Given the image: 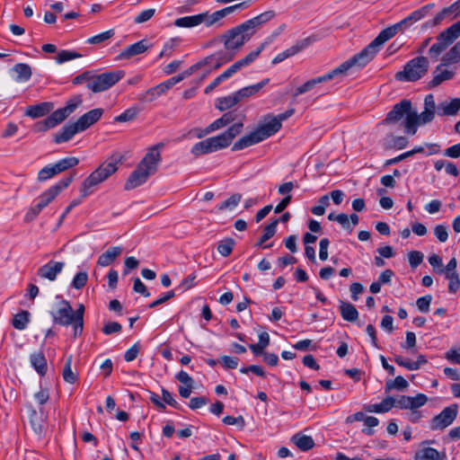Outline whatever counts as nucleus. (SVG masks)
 Listing matches in <instances>:
<instances>
[{
	"label": "nucleus",
	"instance_id": "1",
	"mask_svg": "<svg viewBox=\"0 0 460 460\" xmlns=\"http://www.w3.org/2000/svg\"><path fill=\"white\" fill-rule=\"evenodd\" d=\"M434 4H428L420 9L415 10L399 22L382 30L367 47H365L359 53L356 54L358 59L360 62V67H363L368 64L376 57L382 46L386 41L394 37L397 33H402L414 22L426 17L431 9L434 8Z\"/></svg>",
	"mask_w": 460,
	"mask_h": 460
},
{
	"label": "nucleus",
	"instance_id": "2",
	"mask_svg": "<svg viewBox=\"0 0 460 460\" xmlns=\"http://www.w3.org/2000/svg\"><path fill=\"white\" fill-rule=\"evenodd\" d=\"M295 113V109H288L277 117H270L268 122L259 125L256 129L242 137L232 146V151H238L258 144L276 134L281 128V121L288 119Z\"/></svg>",
	"mask_w": 460,
	"mask_h": 460
},
{
	"label": "nucleus",
	"instance_id": "3",
	"mask_svg": "<svg viewBox=\"0 0 460 460\" xmlns=\"http://www.w3.org/2000/svg\"><path fill=\"white\" fill-rule=\"evenodd\" d=\"M163 144H157L151 147L139 162L137 168L130 173L125 182L126 190H134L144 184L149 176L155 173L161 162L160 148Z\"/></svg>",
	"mask_w": 460,
	"mask_h": 460
},
{
	"label": "nucleus",
	"instance_id": "4",
	"mask_svg": "<svg viewBox=\"0 0 460 460\" xmlns=\"http://www.w3.org/2000/svg\"><path fill=\"white\" fill-rule=\"evenodd\" d=\"M243 128V122L234 123L222 134L196 143L190 152L195 156H200L224 149L229 146L233 140L242 133Z\"/></svg>",
	"mask_w": 460,
	"mask_h": 460
},
{
	"label": "nucleus",
	"instance_id": "5",
	"mask_svg": "<svg viewBox=\"0 0 460 460\" xmlns=\"http://www.w3.org/2000/svg\"><path fill=\"white\" fill-rule=\"evenodd\" d=\"M125 156L119 152L113 153L100 166L94 170L82 183L80 188L81 197L86 198L92 191L91 188L103 182L111 175L116 172L119 165L123 163Z\"/></svg>",
	"mask_w": 460,
	"mask_h": 460
},
{
	"label": "nucleus",
	"instance_id": "6",
	"mask_svg": "<svg viewBox=\"0 0 460 460\" xmlns=\"http://www.w3.org/2000/svg\"><path fill=\"white\" fill-rule=\"evenodd\" d=\"M354 66H358L360 67V62L358 59L357 56L354 55L349 59L341 63L339 66L334 69L329 71L328 73L307 80L303 84L298 86L293 93V97L296 98L298 95L304 94L309 91H311L314 87H315L319 84H323L337 77H343L347 75V72Z\"/></svg>",
	"mask_w": 460,
	"mask_h": 460
},
{
	"label": "nucleus",
	"instance_id": "7",
	"mask_svg": "<svg viewBox=\"0 0 460 460\" xmlns=\"http://www.w3.org/2000/svg\"><path fill=\"white\" fill-rule=\"evenodd\" d=\"M252 34L246 27L241 23L230 30H227L220 37V42L224 44L225 49L221 50L224 55L230 57L231 61L243 46L250 40Z\"/></svg>",
	"mask_w": 460,
	"mask_h": 460
},
{
	"label": "nucleus",
	"instance_id": "8",
	"mask_svg": "<svg viewBox=\"0 0 460 460\" xmlns=\"http://www.w3.org/2000/svg\"><path fill=\"white\" fill-rule=\"evenodd\" d=\"M75 172L70 175L63 178L55 185L51 186L49 189L45 190L40 196V201L35 206L31 207L24 217V221L29 223L33 221L37 216L40 213V211L46 208L50 202H52L56 197L66 188H67L74 180Z\"/></svg>",
	"mask_w": 460,
	"mask_h": 460
},
{
	"label": "nucleus",
	"instance_id": "9",
	"mask_svg": "<svg viewBox=\"0 0 460 460\" xmlns=\"http://www.w3.org/2000/svg\"><path fill=\"white\" fill-rule=\"evenodd\" d=\"M429 66V59L426 57L420 56L408 61L403 70L397 72L394 77L401 82H415L428 73Z\"/></svg>",
	"mask_w": 460,
	"mask_h": 460
},
{
	"label": "nucleus",
	"instance_id": "10",
	"mask_svg": "<svg viewBox=\"0 0 460 460\" xmlns=\"http://www.w3.org/2000/svg\"><path fill=\"white\" fill-rule=\"evenodd\" d=\"M458 37H460V21L452 24L437 36L438 42L429 49V55L437 60L441 53L447 49Z\"/></svg>",
	"mask_w": 460,
	"mask_h": 460
},
{
	"label": "nucleus",
	"instance_id": "11",
	"mask_svg": "<svg viewBox=\"0 0 460 460\" xmlns=\"http://www.w3.org/2000/svg\"><path fill=\"white\" fill-rule=\"evenodd\" d=\"M124 76V71L115 70L102 73L99 75L93 74V78L87 88L93 93H101L106 91L117 84Z\"/></svg>",
	"mask_w": 460,
	"mask_h": 460
},
{
	"label": "nucleus",
	"instance_id": "12",
	"mask_svg": "<svg viewBox=\"0 0 460 460\" xmlns=\"http://www.w3.org/2000/svg\"><path fill=\"white\" fill-rule=\"evenodd\" d=\"M412 104L410 100L403 99L400 102L394 104L392 110L386 114L385 119L381 121L383 125H394L401 122L403 119L402 125L406 131V123L409 114H411Z\"/></svg>",
	"mask_w": 460,
	"mask_h": 460
},
{
	"label": "nucleus",
	"instance_id": "13",
	"mask_svg": "<svg viewBox=\"0 0 460 460\" xmlns=\"http://www.w3.org/2000/svg\"><path fill=\"white\" fill-rule=\"evenodd\" d=\"M53 323L61 326L73 325V335L75 336V319L74 317V310L67 300H61L58 308L55 312H51Z\"/></svg>",
	"mask_w": 460,
	"mask_h": 460
},
{
	"label": "nucleus",
	"instance_id": "14",
	"mask_svg": "<svg viewBox=\"0 0 460 460\" xmlns=\"http://www.w3.org/2000/svg\"><path fill=\"white\" fill-rule=\"evenodd\" d=\"M458 413V406L456 403L451 404L443 409V411L433 417L430 420L431 430H443L450 426L456 420Z\"/></svg>",
	"mask_w": 460,
	"mask_h": 460
},
{
	"label": "nucleus",
	"instance_id": "15",
	"mask_svg": "<svg viewBox=\"0 0 460 460\" xmlns=\"http://www.w3.org/2000/svg\"><path fill=\"white\" fill-rule=\"evenodd\" d=\"M436 112L424 108V111L418 114L415 109H411V114H409L406 123V133L415 135L419 126L430 123L435 118Z\"/></svg>",
	"mask_w": 460,
	"mask_h": 460
},
{
	"label": "nucleus",
	"instance_id": "16",
	"mask_svg": "<svg viewBox=\"0 0 460 460\" xmlns=\"http://www.w3.org/2000/svg\"><path fill=\"white\" fill-rule=\"evenodd\" d=\"M284 28H285V24L281 25L279 28V31L274 32L271 35V38H269L267 40L262 42L257 49L250 52L243 58H241V59L235 61L233 65H231V66L234 70V72L236 73L239 70H241L243 67L247 66L251 63H252L257 58V57L261 54V52L265 49V47L272 40V39L277 37L284 30Z\"/></svg>",
	"mask_w": 460,
	"mask_h": 460
},
{
	"label": "nucleus",
	"instance_id": "17",
	"mask_svg": "<svg viewBox=\"0 0 460 460\" xmlns=\"http://www.w3.org/2000/svg\"><path fill=\"white\" fill-rule=\"evenodd\" d=\"M68 115L64 111L62 108L58 109L49 115L45 119L37 122L34 125V130L36 132H44L49 128H55L61 122H63Z\"/></svg>",
	"mask_w": 460,
	"mask_h": 460
},
{
	"label": "nucleus",
	"instance_id": "18",
	"mask_svg": "<svg viewBox=\"0 0 460 460\" xmlns=\"http://www.w3.org/2000/svg\"><path fill=\"white\" fill-rule=\"evenodd\" d=\"M65 262L49 261L48 263L40 267L37 270V275L41 279H46L49 281H55L58 275L63 270Z\"/></svg>",
	"mask_w": 460,
	"mask_h": 460
},
{
	"label": "nucleus",
	"instance_id": "19",
	"mask_svg": "<svg viewBox=\"0 0 460 460\" xmlns=\"http://www.w3.org/2000/svg\"><path fill=\"white\" fill-rule=\"evenodd\" d=\"M314 41V37H307L304 40H301L297 41L295 45L291 46L290 48L287 49L285 51L278 54L272 60L273 64H278L285 60L286 58L295 56L296 54L299 53L300 51L306 49L308 46H310Z\"/></svg>",
	"mask_w": 460,
	"mask_h": 460
},
{
	"label": "nucleus",
	"instance_id": "20",
	"mask_svg": "<svg viewBox=\"0 0 460 460\" xmlns=\"http://www.w3.org/2000/svg\"><path fill=\"white\" fill-rule=\"evenodd\" d=\"M275 15L276 13L273 10L266 11L252 19L247 20L246 22H243V24L246 27L250 33L253 35L259 28L272 20Z\"/></svg>",
	"mask_w": 460,
	"mask_h": 460
},
{
	"label": "nucleus",
	"instance_id": "21",
	"mask_svg": "<svg viewBox=\"0 0 460 460\" xmlns=\"http://www.w3.org/2000/svg\"><path fill=\"white\" fill-rule=\"evenodd\" d=\"M102 114L103 110L102 108L93 109L82 115L75 122L82 132L96 123L102 118Z\"/></svg>",
	"mask_w": 460,
	"mask_h": 460
},
{
	"label": "nucleus",
	"instance_id": "22",
	"mask_svg": "<svg viewBox=\"0 0 460 460\" xmlns=\"http://www.w3.org/2000/svg\"><path fill=\"white\" fill-rule=\"evenodd\" d=\"M229 58L230 57L224 55L223 52L220 50L204 58L196 64L199 65V69L205 66H211L213 69H217L221 66L228 63Z\"/></svg>",
	"mask_w": 460,
	"mask_h": 460
},
{
	"label": "nucleus",
	"instance_id": "23",
	"mask_svg": "<svg viewBox=\"0 0 460 460\" xmlns=\"http://www.w3.org/2000/svg\"><path fill=\"white\" fill-rule=\"evenodd\" d=\"M447 65H442V62L436 67L433 72V78L428 84V88L432 89L447 80H450L454 77L455 72L447 69H442L443 66Z\"/></svg>",
	"mask_w": 460,
	"mask_h": 460
},
{
	"label": "nucleus",
	"instance_id": "24",
	"mask_svg": "<svg viewBox=\"0 0 460 460\" xmlns=\"http://www.w3.org/2000/svg\"><path fill=\"white\" fill-rule=\"evenodd\" d=\"M54 108L53 102H44L36 105L28 106L25 115L32 119H37L49 114Z\"/></svg>",
	"mask_w": 460,
	"mask_h": 460
},
{
	"label": "nucleus",
	"instance_id": "25",
	"mask_svg": "<svg viewBox=\"0 0 460 460\" xmlns=\"http://www.w3.org/2000/svg\"><path fill=\"white\" fill-rule=\"evenodd\" d=\"M393 360L400 367L408 370H418L421 366L425 365L428 360L424 355L420 354L416 361H411L401 355H395Z\"/></svg>",
	"mask_w": 460,
	"mask_h": 460
},
{
	"label": "nucleus",
	"instance_id": "26",
	"mask_svg": "<svg viewBox=\"0 0 460 460\" xmlns=\"http://www.w3.org/2000/svg\"><path fill=\"white\" fill-rule=\"evenodd\" d=\"M78 132L81 130L76 122L66 124L55 135L54 141L57 144L67 142Z\"/></svg>",
	"mask_w": 460,
	"mask_h": 460
},
{
	"label": "nucleus",
	"instance_id": "27",
	"mask_svg": "<svg viewBox=\"0 0 460 460\" xmlns=\"http://www.w3.org/2000/svg\"><path fill=\"white\" fill-rule=\"evenodd\" d=\"M148 49V45L146 40H139L134 44H131L125 48L120 55L119 58L122 59H128L134 56L142 54L146 52Z\"/></svg>",
	"mask_w": 460,
	"mask_h": 460
},
{
	"label": "nucleus",
	"instance_id": "28",
	"mask_svg": "<svg viewBox=\"0 0 460 460\" xmlns=\"http://www.w3.org/2000/svg\"><path fill=\"white\" fill-rule=\"evenodd\" d=\"M460 110V98H454L450 102H442L438 105L439 116H455Z\"/></svg>",
	"mask_w": 460,
	"mask_h": 460
},
{
	"label": "nucleus",
	"instance_id": "29",
	"mask_svg": "<svg viewBox=\"0 0 460 460\" xmlns=\"http://www.w3.org/2000/svg\"><path fill=\"white\" fill-rule=\"evenodd\" d=\"M270 82L269 78H266L262 81H261L258 84L245 86L236 92H234L236 98L238 99V102H240L242 100L251 97L260 92L268 83Z\"/></svg>",
	"mask_w": 460,
	"mask_h": 460
},
{
	"label": "nucleus",
	"instance_id": "30",
	"mask_svg": "<svg viewBox=\"0 0 460 460\" xmlns=\"http://www.w3.org/2000/svg\"><path fill=\"white\" fill-rule=\"evenodd\" d=\"M122 253V248L119 246L110 247L105 252L102 253L97 261V264L101 267H107Z\"/></svg>",
	"mask_w": 460,
	"mask_h": 460
},
{
	"label": "nucleus",
	"instance_id": "31",
	"mask_svg": "<svg viewBox=\"0 0 460 460\" xmlns=\"http://www.w3.org/2000/svg\"><path fill=\"white\" fill-rule=\"evenodd\" d=\"M339 308L343 320L350 323L358 320V312L354 305L341 300Z\"/></svg>",
	"mask_w": 460,
	"mask_h": 460
},
{
	"label": "nucleus",
	"instance_id": "32",
	"mask_svg": "<svg viewBox=\"0 0 460 460\" xmlns=\"http://www.w3.org/2000/svg\"><path fill=\"white\" fill-rule=\"evenodd\" d=\"M30 361L33 368L40 376H44L47 373V359L42 351L34 352L30 357Z\"/></svg>",
	"mask_w": 460,
	"mask_h": 460
},
{
	"label": "nucleus",
	"instance_id": "33",
	"mask_svg": "<svg viewBox=\"0 0 460 460\" xmlns=\"http://www.w3.org/2000/svg\"><path fill=\"white\" fill-rule=\"evenodd\" d=\"M445 453H439L433 447H424L415 454V460H444Z\"/></svg>",
	"mask_w": 460,
	"mask_h": 460
},
{
	"label": "nucleus",
	"instance_id": "34",
	"mask_svg": "<svg viewBox=\"0 0 460 460\" xmlns=\"http://www.w3.org/2000/svg\"><path fill=\"white\" fill-rule=\"evenodd\" d=\"M204 18L201 13L184 16L174 21V25L180 28H192L203 23Z\"/></svg>",
	"mask_w": 460,
	"mask_h": 460
},
{
	"label": "nucleus",
	"instance_id": "35",
	"mask_svg": "<svg viewBox=\"0 0 460 460\" xmlns=\"http://www.w3.org/2000/svg\"><path fill=\"white\" fill-rule=\"evenodd\" d=\"M394 407V397L387 396L380 403L369 404L365 407L368 412L383 413L389 411Z\"/></svg>",
	"mask_w": 460,
	"mask_h": 460
},
{
	"label": "nucleus",
	"instance_id": "36",
	"mask_svg": "<svg viewBox=\"0 0 460 460\" xmlns=\"http://www.w3.org/2000/svg\"><path fill=\"white\" fill-rule=\"evenodd\" d=\"M291 440L302 451H308L314 447V441L312 437L301 433L295 434Z\"/></svg>",
	"mask_w": 460,
	"mask_h": 460
},
{
	"label": "nucleus",
	"instance_id": "37",
	"mask_svg": "<svg viewBox=\"0 0 460 460\" xmlns=\"http://www.w3.org/2000/svg\"><path fill=\"white\" fill-rule=\"evenodd\" d=\"M13 70L16 73L15 81L17 82H27L31 77V68L28 64L19 63L16 64Z\"/></svg>",
	"mask_w": 460,
	"mask_h": 460
},
{
	"label": "nucleus",
	"instance_id": "38",
	"mask_svg": "<svg viewBox=\"0 0 460 460\" xmlns=\"http://www.w3.org/2000/svg\"><path fill=\"white\" fill-rule=\"evenodd\" d=\"M238 103V99L235 93H232L227 96L220 97L217 99L216 108L221 111L229 110Z\"/></svg>",
	"mask_w": 460,
	"mask_h": 460
},
{
	"label": "nucleus",
	"instance_id": "39",
	"mask_svg": "<svg viewBox=\"0 0 460 460\" xmlns=\"http://www.w3.org/2000/svg\"><path fill=\"white\" fill-rule=\"evenodd\" d=\"M409 386L407 380L402 376H396L394 380H387L385 386V393L392 390L404 391Z\"/></svg>",
	"mask_w": 460,
	"mask_h": 460
},
{
	"label": "nucleus",
	"instance_id": "40",
	"mask_svg": "<svg viewBox=\"0 0 460 460\" xmlns=\"http://www.w3.org/2000/svg\"><path fill=\"white\" fill-rule=\"evenodd\" d=\"M460 60V40L441 58L442 65H451Z\"/></svg>",
	"mask_w": 460,
	"mask_h": 460
},
{
	"label": "nucleus",
	"instance_id": "41",
	"mask_svg": "<svg viewBox=\"0 0 460 460\" xmlns=\"http://www.w3.org/2000/svg\"><path fill=\"white\" fill-rule=\"evenodd\" d=\"M234 120V114L233 111L226 112L220 117L219 119L213 121L211 124H209L212 131H216L219 128H222L228 124L232 123Z\"/></svg>",
	"mask_w": 460,
	"mask_h": 460
},
{
	"label": "nucleus",
	"instance_id": "42",
	"mask_svg": "<svg viewBox=\"0 0 460 460\" xmlns=\"http://www.w3.org/2000/svg\"><path fill=\"white\" fill-rule=\"evenodd\" d=\"M84 306L83 304H79L75 311H74V317L75 319V338L80 336L84 329Z\"/></svg>",
	"mask_w": 460,
	"mask_h": 460
},
{
	"label": "nucleus",
	"instance_id": "43",
	"mask_svg": "<svg viewBox=\"0 0 460 460\" xmlns=\"http://www.w3.org/2000/svg\"><path fill=\"white\" fill-rule=\"evenodd\" d=\"M279 222V219H273L271 223L267 225L263 229V234L261 236L259 242L257 243V246H261L262 243L270 239L277 231V226Z\"/></svg>",
	"mask_w": 460,
	"mask_h": 460
},
{
	"label": "nucleus",
	"instance_id": "44",
	"mask_svg": "<svg viewBox=\"0 0 460 460\" xmlns=\"http://www.w3.org/2000/svg\"><path fill=\"white\" fill-rule=\"evenodd\" d=\"M30 322V313L28 311H22L16 314L12 321L13 326L17 330H24Z\"/></svg>",
	"mask_w": 460,
	"mask_h": 460
},
{
	"label": "nucleus",
	"instance_id": "45",
	"mask_svg": "<svg viewBox=\"0 0 460 460\" xmlns=\"http://www.w3.org/2000/svg\"><path fill=\"white\" fill-rule=\"evenodd\" d=\"M57 174H59V172L56 167V164H48L40 170L37 179L39 181H45Z\"/></svg>",
	"mask_w": 460,
	"mask_h": 460
},
{
	"label": "nucleus",
	"instance_id": "46",
	"mask_svg": "<svg viewBox=\"0 0 460 460\" xmlns=\"http://www.w3.org/2000/svg\"><path fill=\"white\" fill-rule=\"evenodd\" d=\"M56 164V167L58 168L59 173L67 171L68 169H71L75 166H76L79 164V159L74 156L71 157H66L59 161H58Z\"/></svg>",
	"mask_w": 460,
	"mask_h": 460
},
{
	"label": "nucleus",
	"instance_id": "47",
	"mask_svg": "<svg viewBox=\"0 0 460 460\" xmlns=\"http://www.w3.org/2000/svg\"><path fill=\"white\" fill-rule=\"evenodd\" d=\"M408 145V139L405 137L388 136L385 144L386 148L402 149Z\"/></svg>",
	"mask_w": 460,
	"mask_h": 460
},
{
	"label": "nucleus",
	"instance_id": "48",
	"mask_svg": "<svg viewBox=\"0 0 460 460\" xmlns=\"http://www.w3.org/2000/svg\"><path fill=\"white\" fill-rule=\"evenodd\" d=\"M114 35H115L114 29H111L104 32H102L100 34H97L95 36L89 38L86 40V43L93 44V45L102 44V43L109 40L110 39H111Z\"/></svg>",
	"mask_w": 460,
	"mask_h": 460
},
{
	"label": "nucleus",
	"instance_id": "49",
	"mask_svg": "<svg viewBox=\"0 0 460 460\" xmlns=\"http://www.w3.org/2000/svg\"><path fill=\"white\" fill-rule=\"evenodd\" d=\"M71 366H72V356L70 355L66 360V364L64 366L62 376H63L64 380L66 383L75 384V381L77 380V376L72 371Z\"/></svg>",
	"mask_w": 460,
	"mask_h": 460
},
{
	"label": "nucleus",
	"instance_id": "50",
	"mask_svg": "<svg viewBox=\"0 0 460 460\" xmlns=\"http://www.w3.org/2000/svg\"><path fill=\"white\" fill-rule=\"evenodd\" d=\"M234 240L233 238H226L221 241L217 245V252L224 257L229 256L234 246Z\"/></svg>",
	"mask_w": 460,
	"mask_h": 460
},
{
	"label": "nucleus",
	"instance_id": "51",
	"mask_svg": "<svg viewBox=\"0 0 460 460\" xmlns=\"http://www.w3.org/2000/svg\"><path fill=\"white\" fill-rule=\"evenodd\" d=\"M139 112L138 108L131 107L127 109L124 112L115 117L114 121L116 122H128L135 119Z\"/></svg>",
	"mask_w": 460,
	"mask_h": 460
},
{
	"label": "nucleus",
	"instance_id": "52",
	"mask_svg": "<svg viewBox=\"0 0 460 460\" xmlns=\"http://www.w3.org/2000/svg\"><path fill=\"white\" fill-rule=\"evenodd\" d=\"M242 199V195L239 193L233 194L230 198L226 199L224 202L217 206L219 210L233 209L234 208Z\"/></svg>",
	"mask_w": 460,
	"mask_h": 460
},
{
	"label": "nucleus",
	"instance_id": "53",
	"mask_svg": "<svg viewBox=\"0 0 460 460\" xmlns=\"http://www.w3.org/2000/svg\"><path fill=\"white\" fill-rule=\"evenodd\" d=\"M205 25L207 27H210L217 22H219L224 17L222 16L221 13L218 11L214 12L213 13H208V12L201 13Z\"/></svg>",
	"mask_w": 460,
	"mask_h": 460
},
{
	"label": "nucleus",
	"instance_id": "54",
	"mask_svg": "<svg viewBox=\"0 0 460 460\" xmlns=\"http://www.w3.org/2000/svg\"><path fill=\"white\" fill-rule=\"evenodd\" d=\"M88 274L86 271H80L74 277L71 287L75 289H82L87 283Z\"/></svg>",
	"mask_w": 460,
	"mask_h": 460
},
{
	"label": "nucleus",
	"instance_id": "55",
	"mask_svg": "<svg viewBox=\"0 0 460 460\" xmlns=\"http://www.w3.org/2000/svg\"><path fill=\"white\" fill-rule=\"evenodd\" d=\"M82 55L75 52V51H71V50H61L58 53L57 57H56V61L58 63V64H62V63H65L66 61H70L72 59H75V58H81Z\"/></svg>",
	"mask_w": 460,
	"mask_h": 460
},
{
	"label": "nucleus",
	"instance_id": "56",
	"mask_svg": "<svg viewBox=\"0 0 460 460\" xmlns=\"http://www.w3.org/2000/svg\"><path fill=\"white\" fill-rule=\"evenodd\" d=\"M410 410H417L428 402V397L424 394H418L415 396H409Z\"/></svg>",
	"mask_w": 460,
	"mask_h": 460
},
{
	"label": "nucleus",
	"instance_id": "57",
	"mask_svg": "<svg viewBox=\"0 0 460 460\" xmlns=\"http://www.w3.org/2000/svg\"><path fill=\"white\" fill-rule=\"evenodd\" d=\"M364 422L367 428L363 429L362 432L367 436L374 435L375 431L371 428L376 427L379 424L378 419L374 416H366Z\"/></svg>",
	"mask_w": 460,
	"mask_h": 460
},
{
	"label": "nucleus",
	"instance_id": "58",
	"mask_svg": "<svg viewBox=\"0 0 460 460\" xmlns=\"http://www.w3.org/2000/svg\"><path fill=\"white\" fill-rule=\"evenodd\" d=\"M82 97L80 95L75 96L74 98L70 99L65 107L62 109L69 116L72 114L75 109L82 104Z\"/></svg>",
	"mask_w": 460,
	"mask_h": 460
},
{
	"label": "nucleus",
	"instance_id": "59",
	"mask_svg": "<svg viewBox=\"0 0 460 460\" xmlns=\"http://www.w3.org/2000/svg\"><path fill=\"white\" fill-rule=\"evenodd\" d=\"M429 262L433 267V270L438 274H443L445 272L442 259L438 254H432L429 257Z\"/></svg>",
	"mask_w": 460,
	"mask_h": 460
},
{
	"label": "nucleus",
	"instance_id": "60",
	"mask_svg": "<svg viewBox=\"0 0 460 460\" xmlns=\"http://www.w3.org/2000/svg\"><path fill=\"white\" fill-rule=\"evenodd\" d=\"M423 253L419 251H411L408 253L410 266L417 268L423 261Z\"/></svg>",
	"mask_w": 460,
	"mask_h": 460
},
{
	"label": "nucleus",
	"instance_id": "61",
	"mask_svg": "<svg viewBox=\"0 0 460 460\" xmlns=\"http://www.w3.org/2000/svg\"><path fill=\"white\" fill-rule=\"evenodd\" d=\"M121 330H122V325L119 323L108 322L103 325L102 332L106 335H111L113 333L120 332Z\"/></svg>",
	"mask_w": 460,
	"mask_h": 460
},
{
	"label": "nucleus",
	"instance_id": "62",
	"mask_svg": "<svg viewBox=\"0 0 460 460\" xmlns=\"http://www.w3.org/2000/svg\"><path fill=\"white\" fill-rule=\"evenodd\" d=\"M432 300L431 295H426L417 299L416 305L418 309L422 313H427L429 310V305Z\"/></svg>",
	"mask_w": 460,
	"mask_h": 460
},
{
	"label": "nucleus",
	"instance_id": "63",
	"mask_svg": "<svg viewBox=\"0 0 460 460\" xmlns=\"http://www.w3.org/2000/svg\"><path fill=\"white\" fill-rule=\"evenodd\" d=\"M222 421L226 425H235L239 427L241 429L245 426V420L243 416L234 417V416H226L223 418Z\"/></svg>",
	"mask_w": 460,
	"mask_h": 460
},
{
	"label": "nucleus",
	"instance_id": "64",
	"mask_svg": "<svg viewBox=\"0 0 460 460\" xmlns=\"http://www.w3.org/2000/svg\"><path fill=\"white\" fill-rule=\"evenodd\" d=\"M181 82V77L172 76L170 79L164 81V83L157 85V89L160 93H165L170 88H172L174 84Z\"/></svg>",
	"mask_w": 460,
	"mask_h": 460
}]
</instances>
